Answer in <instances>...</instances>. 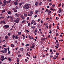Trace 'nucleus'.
Instances as JSON below:
<instances>
[{
	"label": "nucleus",
	"instance_id": "obj_32",
	"mask_svg": "<svg viewBox=\"0 0 64 64\" xmlns=\"http://www.w3.org/2000/svg\"><path fill=\"white\" fill-rule=\"evenodd\" d=\"M1 22H0V24H2V23H3V21H2V20H1Z\"/></svg>",
	"mask_w": 64,
	"mask_h": 64
},
{
	"label": "nucleus",
	"instance_id": "obj_40",
	"mask_svg": "<svg viewBox=\"0 0 64 64\" xmlns=\"http://www.w3.org/2000/svg\"><path fill=\"white\" fill-rule=\"evenodd\" d=\"M32 22L33 23H34L35 22V21H34V20H32Z\"/></svg>",
	"mask_w": 64,
	"mask_h": 64
},
{
	"label": "nucleus",
	"instance_id": "obj_14",
	"mask_svg": "<svg viewBox=\"0 0 64 64\" xmlns=\"http://www.w3.org/2000/svg\"><path fill=\"white\" fill-rule=\"evenodd\" d=\"M20 50L21 51H23V48H20Z\"/></svg>",
	"mask_w": 64,
	"mask_h": 64
},
{
	"label": "nucleus",
	"instance_id": "obj_31",
	"mask_svg": "<svg viewBox=\"0 0 64 64\" xmlns=\"http://www.w3.org/2000/svg\"><path fill=\"white\" fill-rule=\"evenodd\" d=\"M12 37L13 39H14V38H14L15 37V36H14V35L12 36Z\"/></svg>",
	"mask_w": 64,
	"mask_h": 64
},
{
	"label": "nucleus",
	"instance_id": "obj_13",
	"mask_svg": "<svg viewBox=\"0 0 64 64\" xmlns=\"http://www.w3.org/2000/svg\"><path fill=\"white\" fill-rule=\"evenodd\" d=\"M1 59H4V56H1Z\"/></svg>",
	"mask_w": 64,
	"mask_h": 64
},
{
	"label": "nucleus",
	"instance_id": "obj_28",
	"mask_svg": "<svg viewBox=\"0 0 64 64\" xmlns=\"http://www.w3.org/2000/svg\"><path fill=\"white\" fill-rule=\"evenodd\" d=\"M24 16H26H26H27V14H24Z\"/></svg>",
	"mask_w": 64,
	"mask_h": 64
},
{
	"label": "nucleus",
	"instance_id": "obj_11",
	"mask_svg": "<svg viewBox=\"0 0 64 64\" xmlns=\"http://www.w3.org/2000/svg\"><path fill=\"white\" fill-rule=\"evenodd\" d=\"M4 50H3L1 51V52L2 53H5L6 52H5L4 51Z\"/></svg>",
	"mask_w": 64,
	"mask_h": 64
},
{
	"label": "nucleus",
	"instance_id": "obj_52",
	"mask_svg": "<svg viewBox=\"0 0 64 64\" xmlns=\"http://www.w3.org/2000/svg\"><path fill=\"white\" fill-rule=\"evenodd\" d=\"M28 26H30V23H28Z\"/></svg>",
	"mask_w": 64,
	"mask_h": 64
},
{
	"label": "nucleus",
	"instance_id": "obj_2",
	"mask_svg": "<svg viewBox=\"0 0 64 64\" xmlns=\"http://www.w3.org/2000/svg\"><path fill=\"white\" fill-rule=\"evenodd\" d=\"M3 2L4 4L5 5H6V4H8V1H6V0H4Z\"/></svg>",
	"mask_w": 64,
	"mask_h": 64
},
{
	"label": "nucleus",
	"instance_id": "obj_9",
	"mask_svg": "<svg viewBox=\"0 0 64 64\" xmlns=\"http://www.w3.org/2000/svg\"><path fill=\"white\" fill-rule=\"evenodd\" d=\"M30 13L31 15H32V14H33V11L31 10L30 11Z\"/></svg>",
	"mask_w": 64,
	"mask_h": 64
},
{
	"label": "nucleus",
	"instance_id": "obj_15",
	"mask_svg": "<svg viewBox=\"0 0 64 64\" xmlns=\"http://www.w3.org/2000/svg\"><path fill=\"white\" fill-rule=\"evenodd\" d=\"M18 35H21V32H19L18 33Z\"/></svg>",
	"mask_w": 64,
	"mask_h": 64
},
{
	"label": "nucleus",
	"instance_id": "obj_19",
	"mask_svg": "<svg viewBox=\"0 0 64 64\" xmlns=\"http://www.w3.org/2000/svg\"><path fill=\"white\" fill-rule=\"evenodd\" d=\"M11 46L12 47H14V44H11Z\"/></svg>",
	"mask_w": 64,
	"mask_h": 64
},
{
	"label": "nucleus",
	"instance_id": "obj_4",
	"mask_svg": "<svg viewBox=\"0 0 64 64\" xmlns=\"http://www.w3.org/2000/svg\"><path fill=\"white\" fill-rule=\"evenodd\" d=\"M38 12H39V10H36L35 11L36 14H38Z\"/></svg>",
	"mask_w": 64,
	"mask_h": 64
},
{
	"label": "nucleus",
	"instance_id": "obj_7",
	"mask_svg": "<svg viewBox=\"0 0 64 64\" xmlns=\"http://www.w3.org/2000/svg\"><path fill=\"white\" fill-rule=\"evenodd\" d=\"M4 52H5L6 53V52H7V49H6V48H4Z\"/></svg>",
	"mask_w": 64,
	"mask_h": 64
},
{
	"label": "nucleus",
	"instance_id": "obj_44",
	"mask_svg": "<svg viewBox=\"0 0 64 64\" xmlns=\"http://www.w3.org/2000/svg\"><path fill=\"white\" fill-rule=\"evenodd\" d=\"M38 27H40L41 26V25L39 24H38Z\"/></svg>",
	"mask_w": 64,
	"mask_h": 64
},
{
	"label": "nucleus",
	"instance_id": "obj_58",
	"mask_svg": "<svg viewBox=\"0 0 64 64\" xmlns=\"http://www.w3.org/2000/svg\"><path fill=\"white\" fill-rule=\"evenodd\" d=\"M52 17L51 16L50 17V18L49 19H50V20H51V19H52Z\"/></svg>",
	"mask_w": 64,
	"mask_h": 64
},
{
	"label": "nucleus",
	"instance_id": "obj_30",
	"mask_svg": "<svg viewBox=\"0 0 64 64\" xmlns=\"http://www.w3.org/2000/svg\"><path fill=\"white\" fill-rule=\"evenodd\" d=\"M14 12H17V10H14Z\"/></svg>",
	"mask_w": 64,
	"mask_h": 64
},
{
	"label": "nucleus",
	"instance_id": "obj_10",
	"mask_svg": "<svg viewBox=\"0 0 64 64\" xmlns=\"http://www.w3.org/2000/svg\"><path fill=\"white\" fill-rule=\"evenodd\" d=\"M48 15H49V14L50 13H51V11L50 10H48Z\"/></svg>",
	"mask_w": 64,
	"mask_h": 64
},
{
	"label": "nucleus",
	"instance_id": "obj_61",
	"mask_svg": "<svg viewBox=\"0 0 64 64\" xmlns=\"http://www.w3.org/2000/svg\"><path fill=\"white\" fill-rule=\"evenodd\" d=\"M27 20H29V17H27L26 18Z\"/></svg>",
	"mask_w": 64,
	"mask_h": 64
},
{
	"label": "nucleus",
	"instance_id": "obj_26",
	"mask_svg": "<svg viewBox=\"0 0 64 64\" xmlns=\"http://www.w3.org/2000/svg\"><path fill=\"white\" fill-rule=\"evenodd\" d=\"M10 17L11 16H8L7 17L8 19L9 18H10Z\"/></svg>",
	"mask_w": 64,
	"mask_h": 64
},
{
	"label": "nucleus",
	"instance_id": "obj_37",
	"mask_svg": "<svg viewBox=\"0 0 64 64\" xmlns=\"http://www.w3.org/2000/svg\"><path fill=\"white\" fill-rule=\"evenodd\" d=\"M5 39H7L8 38V36H5Z\"/></svg>",
	"mask_w": 64,
	"mask_h": 64
},
{
	"label": "nucleus",
	"instance_id": "obj_3",
	"mask_svg": "<svg viewBox=\"0 0 64 64\" xmlns=\"http://www.w3.org/2000/svg\"><path fill=\"white\" fill-rule=\"evenodd\" d=\"M29 8H30V7L29 6H26V9L27 10Z\"/></svg>",
	"mask_w": 64,
	"mask_h": 64
},
{
	"label": "nucleus",
	"instance_id": "obj_21",
	"mask_svg": "<svg viewBox=\"0 0 64 64\" xmlns=\"http://www.w3.org/2000/svg\"><path fill=\"white\" fill-rule=\"evenodd\" d=\"M8 14H11V12L9 11L8 12Z\"/></svg>",
	"mask_w": 64,
	"mask_h": 64
},
{
	"label": "nucleus",
	"instance_id": "obj_16",
	"mask_svg": "<svg viewBox=\"0 0 64 64\" xmlns=\"http://www.w3.org/2000/svg\"><path fill=\"white\" fill-rule=\"evenodd\" d=\"M56 46H58V47H59V44L57 43L56 44Z\"/></svg>",
	"mask_w": 64,
	"mask_h": 64
},
{
	"label": "nucleus",
	"instance_id": "obj_24",
	"mask_svg": "<svg viewBox=\"0 0 64 64\" xmlns=\"http://www.w3.org/2000/svg\"><path fill=\"white\" fill-rule=\"evenodd\" d=\"M29 45H29V44H26V45L25 46L26 47H27V46H29Z\"/></svg>",
	"mask_w": 64,
	"mask_h": 64
},
{
	"label": "nucleus",
	"instance_id": "obj_64",
	"mask_svg": "<svg viewBox=\"0 0 64 64\" xmlns=\"http://www.w3.org/2000/svg\"><path fill=\"white\" fill-rule=\"evenodd\" d=\"M39 31H40V32H41V29L40 28L39 29Z\"/></svg>",
	"mask_w": 64,
	"mask_h": 64
},
{
	"label": "nucleus",
	"instance_id": "obj_29",
	"mask_svg": "<svg viewBox=\"0 0 64 64\" xmlns=\"http://www.w3.org/2000/svg\"><path fill=\"white\" fill-rule=\"evenodd\" d=\"M24 3H25V2L24 1H22V2H21V3H22V4H23Z\"/></svg>",
	"mask_w": 64,
	"mask_h": 64
},
{
	"label": "nucleus",
	"instance_id": "obj_59",
	"mask_svg": "<svg viewBox=\"0 0 64 64\" xmlns=\"http://www.w3.org/2000/svg\"><path fill=\"white\" fill-rule=\"evenodd\" d=\"M0 59L2 61H4V59L3 58V59H2L1 58H0Z\"/></svg>",
	"mask_w": 64,
	"mask_h": 64
},
{
	"label": "nucleus",
	"instance_id": "obj_55",
	"mask_svg": "<svg viewBox=\"0 0 64 64\" xmlns=\"http://www.w3.org/2000/svg\"><path fill=\"white\" fill-rule=\"evenodd\" d=\"M56 55H59V54L57 52L56 53Z\"/></svg>",
	"mask_w": 64,
	"mask_h": 64
},
{
	"label": "nucleus",
	"instance_id": "obj_36",
	"mask_svg": "<svg viewBox=\"0 0 64 64\" xmlns=\"http://www.w3.org/2000/svg\"><path fill=\"white\" fill-rule=\"evenodd\" d=\"M19 16H20V14H18L17 16H16V17H19Z\"/></svg>",
	"mask_w": 64,
	"mask_h": 64
},
{
	"label": "nucleus",
	"instance_id": "obj_1",
	"mask_svg": "<svg viewBox=\"0 0 64 64\" xmlns=\"http://www.w3.org/2000/svg\"><path fill=\"white\" fill-rule=\"evenodd\" d=\"M9 25H5L3 27V28L4 29H6L7 28H9Z\"/></svg>",
	"mask_w": 64,
	"mask_h": 64
},
{
	"label": "nucleus",
	"instance_id": "obj_25",
	"mask_svg": "<svg viewBox=\"0 0 64 64\" xmlns=\"http://www.w3.org/2000/svg\"><path fill=\"white\" fill-rule=\"evenodd\" d=\"M61 4L60 3V4H58V7H60V6H61Z\"/></svg>",
	"mask_w": 64,
	"mask_h": 64
},
{
	"label": "nucleus",
	"instance_id": "obj_57",
	"mask_svg": "<svg viewBox=\"0 0 64 64\" xmlns=\"http://www.w3.org/2000/svg\"><path fill=\"white\" fill-rule=\"evenodd\" d=\"M56 28L57 29H59V30H60V29L59 28V27L58 26H57Z\"/></svg>",
	"mask_w": 64,
	"mask_h": 64
},
{
	"label": "nucleus",
	"instance_id": "obj_54",
	"mask_svg": "<svg viewBox=\"0 0 64 64\" xmlns=\"http://www.w3.org/2000/svg\"><path fill=\"white\" fill-rule=\"evenodd\" d=\"M36 22H34V25H36Z\"/></svg>",
	"mask_w": 64,
	"mask_h": 64
},
{
	"label": "nucleus",
	"instance_id": "obj_47",
	"mask_svg": "<svg viewBox=\"0 0 64 64\" xmlns=\"http://www.w3.org/2000/svg\"><path fill=\"white\" fill-rule=\"evenodd\" d=\"M21 56V55L19 54V55H18V57H20Z\"/></svg>",
	"mask_w": 64,
	"mask_h": 64
},
{
	"label": "nucleus",
	"instance_id": "obj_6",
	"mask_svg": "<svg viewBox=\"0 0 64 64\" xmlns=\"http://www.w3.org/2000/svg\"><path fill=\"white\" fill-rule=\"evenodd\" d=\"M32 46L31 47V48L32 49H33V48H34V43H33V44H32Z\"/></svg>",
	"mask_w": 64,
	"mask_h": 64
},
{
	"label": "nucleus",
	"instance_id": "obj_17",
	"mask_svg": "<svg viewBox=\"0 0 64 64\" xmlns=\"http://www.w3.org/2000/svg\"><path fill=\"white\" fill-rule=\"evenodd\" d=\"M21 18H22V19H23V20H25V17H23V16H21Z\"/></svg>",
	"mask_w": 64,
	"mask_h": 64
},
{
	"label": "nucleus",
	"instance_id": "obj_12",
	"mask_svg": "<svg viewBox=\"0 0 64 64\" xmlns=\"http://www.w3.org/2000/svg\"><path fill=\"white\" fill-rule=\"evenodd\" d=\"M14 4L16 6L18 4V3H17V2H14Z\"/></svg>",
	"mask_w": 64,
	"mask_h": 64
},
{
	"label": "nucleus",
	"instance_id": "obj_5",
	"mask_svg": "<svg viewBox=\"0 0 64 64\" xmlns=\"http://www.w3.org/2000/svg\"><path fill=\"white\" fill-rule=\"evenodd\" d=\"M19 22V19L18 18H17L16 20V23H18Z\"/></svg>",
	"mask_w": 64,
	"mask_h": 64
},
{
	"label": "nucleus",
	"instance_id": "obj_51",
	"mask_svg": "<svg viewBox=\"0 0 64 64\" xmlns=\"http://www.w3.org/2000/svg\"><path fill=\"white\" fill-rule=\"evenodd\" d=\"M9 48H10L9 47H8V52H9Z\"/></svg>",
	"mask_w": 64,
	"mask_h": 64
},
{
	"label": "nucleus",
	"instance_id": "obj_38",
	"mask_svg": "<svg viewBox=\"0 0 64 64\" xmlns=\"http://www.w3.org/2000/svg\"><path fill=\"white\" fill-rule=\"evenodd\" d=\"M29 5H30V4H26V6H28Z\"/></svg>",
	"mask_w": 64,
	"mask_h": 64
},
{
	"label": "nucleus",
	"instance_id": "obj_20",
	"mask_svg": "<svg viewBox=\"0 0 64 64\" xmlns=\"http://www.w3.org/2000/svg\"><path fill=\"white\" fill-rule=\"evenodd\" d=\"M8 60L10 62H11V58H8Z\"/></svg>",
	"mask_w": 64,
	"mask_h": 64
},
{
	"label": "nucleus",
	"instance_id": "obj_35",
	"mask_svg": "<svg viewBox=\"0 0 64 64\" xmlns=\"http://www.w3.org/2000/svg\"><path fill=\"white\" fill-rule=\"evenodd\" d=\"M15 38H16V39H18V36L16 35V37H15Z\"/></svg>",
	"mask_w": 64,
	"mask_h": 64
},
{
	"label": "nucleus",
	"instance_id": "obj_41",
	"mask_svg": "<svg viewBox=\"0 0 64 64\" xmlns=\"http://www.w3.org/2000/svg\"><path fill=\"white\" fill-rule=\"evenodd\" d=\"M42 4V2H40L39 4V5H40H40H41Z\"/></svg>",
	"mask_w": 64,
	"mask_h": 64
},
{
	"label": "nucleus",
	"instance_id": "obj_63",
	"mask_svg": "<svg viewBox=\"0 0 64 64\" xmlns=\"http://www.w3.org/2000/svg\"><path fill=\"white\" fill-rule=\"evenodd\" d=\"M38 22H39L40 21V19H39L38 20Z\"/></svg>",
	"mask_w": 64,
	"mask_h": 64
},
{
	"label": "nucleus",
	"instance_id": "obj_60",
	"mask_svg": "<svg viewBox=\"0 0 64 64\" xmlns=\"http://www.w3.org/2000/svg\"><path fill=\"white\" fill-rule=\"evenodd\" d=\"M11 1V0H9L8 1V3H10V2Z\"/></svg>",
	"mask_w": 64,
	"mask_h": 64
},
{
	"label": "nucleus",
	"instance_id": "obj_18",
	"mask_svg": "<svg viewBox=\"0 0 64 64\" xmlns=\"http://www.w3.org/2000/svg\"><path fill=\"white\" fill-rule=\"evenodd\" d=\"M25 21H26V20H24L22 21V24H23V23H24V22H25Z\"/></svg>",
	"mask_w": 64,
	"mask_h": 64
},
{
	"label": "nucleus",
	"instance_id": "obj_50",
	"mask_svg": "<svg viewBox=\"0 0 64 64\" xmlns=\"http://www.w3.org/2000/svg\"><path fill=\"white\" fill-rule=\"evenodd\" d=\"M10 53H11V52H10V51L8 52V54L9 55H10Z\"/></svg>",
	"mask_w": 64,
	"mask_h": 64
},
{
	"label": "nucleus",
	"instance_id": "obj_62",
	"mask_svg": "<svg viewBox=\"0 0 64 64\" xmlns=\"http://www.w3.org/2000/svg\"><path fill=\"white\" fill-rule=\"evenodd\" d=\"M20 6H21L22 5V3H20Z\"/></svg>",
	"mask_w": 64,
	"mask_h": 64
},
{
	"label": "nucleus",
	"instance_id": "obj_23",
	"mask_svg": "<svg viewBox=\"0 0 64 64\" xmlns=\"http://www.w3.org/2000/svg\"><path fill=\"white\" fill-rule=\"evenodd\" d=\"M5 12V10H3L2 11V13H4V12Z\"/></svg>",
	"mask_w": 64,
	"mask_h": 64
},
{
	"label": "nucleus",
	"instance_id": "obj_8",
	"mask_svg": "<svg viewBox=\"0 0 64 64\" xmlns=\"http://www.w3.org/2000/svg\"><path fill=\"white\" fill-rule=\"evenodd\" d=\"M38 2H35V5L36 6H37V5H38Z\"/></svg>",
	"mask_w": 64,
	"mask_h": 64
},
{
	"label": "nucleus",
	"instance_id": "obj_22",
	"mask_svg": "<svg viewBox=\"0 0 64 64\" xmlns=\"http://www.w3.org/2000/svg\"><path fill=\"white\" fill-rule=\"evenodd\" d=\"M34 39V38L32 37V36H30V39L32 40V39Z\"/></svg>",
	"mask_w": 64,
	"mask_h": 64
},
{
	"label": "nucleus",
	"instance_id": "obj_43",
	"mask_svg": "<svg viewBox=\"0 0 64 64\" xmlns=\"http://www.w3.org/2000/svg\"><path fill=\"white\" fill-rule=\"evenodd\" d=\"M13 18V16H10V19H12Z\"/></svg>",
	"mask_w": 64,
	"mask_h": 64
},
{
	"label": "nucleus",
	"instance_id": "obj_42",
	"mask_svg": "<svg viewBox=\"0 0 64 64\" xmlns=\"http://www.w3.org/2000/svg\"><path fill=\"white\" fill-rule=\"evenodd\" d=\"M3 21V23H4V24H6V23L5 22V21H4V20Z\"/></svg>",
	"mask_w": 64,
	"mask_h": 64
},
{
	"label": "nucleus",
	"instance_id": "obj_34",
	"mask_svg": "<svg viewBox=\"0 0 64 64\" xmlns=\"http://www.w3.org/2000/svg\"><path fill=\"white\" fill-rule=\"evenodd\" d=\"M5 5H6V4H4L2 5V6H3V7H4Z\"/></svg>",
	"mask_w": 64,
	"mask_h": 64
},
{
	"label": "nucleus",
	"instance_id": "obj_33",
	"mask_svg": "<svg viewBox=\"0 0 64 64\" xmlns=\"http://www.w3.org/2000/svg\"><path fill=\"white\" fill-rule=\"evenodd\" d=\"M49 28L50 29L51 28V24H50L49 26Z\"/></svg>",
	"mask_w": 64,
	"mask_h": 64
},
{
	"label": "nucleus",
	"instance_id": "obj_46",
	"mask_svg": "<svg viewBox=\"0 0 64 64\" xmlns=\"http://www.w3.org/2000/svg\"><path fill=\"white\" fill-rule=\"evenodd\" d=\"M8 36H10V33H8Z\"/></svg>",
	"mask_w": 64,
	"mask_h": 64
},
{
	"label": "nucleus",
	"instance_id": "obj_49",
	"mask_svg": "<svg viewBox=\"0 0 64 64\" xmlns=\"http://www.w3.org/2000/svg\"><path fill=\"white\" fill-rule=\"evenodd\" d=\"M14 19L13 18H11L10 20L11 21H13Z\"/></svg>",
	"mask_w": 64,
	"mask_h": 64
},
{
	"label": "nucleus",
	"instance_id": "obj_45",
	"mask_svg": "<svg viewBox=\"0 0 64 64\" xmlns=\"http://www.w3.org/2000/svg\"><path fill=\"white\" fill-rule=\"evenodd\" d=\"M58 35H59V34L58 33H57L56 34V36H57Z\"/></svg>",
	"mask_w": 64,
	"mask_h": 64
},
{
	"label": "nucleus",
	"instance_id": "obj_27",
	"mask_svg": "<svg viewBox=\"0 0 64 64\" xmlns=\"http://www.w3.org/2000/svg\"><path fill=\"white\" fill-rule=\"evenodd\" d=\"M32 28H33L34 29H35V26H33L32 27Z\"/></svg>",
	"mask_w": 64,
	"mask_h": 64
},
{
	"label": "nucleus",
	"instance_id": "obj_53",
	"mask_svg": "<svg viewBox=\"0 0 64 64\" xmlns=\"http://www.w3.org/2000/svg\"><path fill=\"white\" fill-rule=\"evenodd\" d=\"M52 32V31H51V30H50V32H49V33H50V34H51V33Z\"/></svg>",
	"mask_w": 64,
	"mask_h": 64
},
{
	"label": "nucleus",
	"instance_id": "obj_39",
	"mask_svg": "<svg viewBox=\"0 0 64 64\" xmlns=\"http://www.w3.org/2000/svg\"><path fill=\"white\" fill-rule=\"evenodd\" d=\"M55 4H52V7H55Z\"/></svg>",
	"mask_w": 64,
	"mask_h": 64
},
{
	"label": "nucleus",
	"instance_id": "obj_48",
	"mask_svg": "<svg viewBox=\"0 0 64 64\" xmlns=\"http://www.w3.org/2000/svg\"><path fill=\"white\" fill-rule=\"evenodd\" d=\"M34 17L35 18H36V17H37V15H35L34 16Z\"/></svg>",
	"mask_w": 64,
	"mask_h": 64
},
{
	"label": "nucleus",
	"instance_id": "obj_56",
	"mask_svg": "<svg viewBox=\"0 0 64 64\" xmlns=\"http://www.w3.org/2000/svg\"><path fill=\"white\" fill-rule=\"evenodd\" d=\"M48 38H50L51 37V36H50V35H49L48 36Z\"/></svg>",
	"mask_w": 64,
	"mask_h": 64
}]
</instances>
